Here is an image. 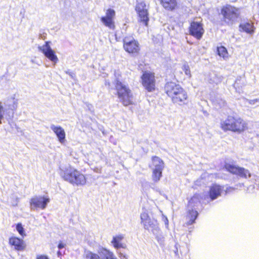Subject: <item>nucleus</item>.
<instances>
[{"label":"nucleus","instance_id":"f257e3e1","mask_svg":"<svg viewBox=\"0 0 259 259\" xmlns=\"http://www.w3.org/2000/svg\"><path fill=\"white\" fill-rule=\"evenodd\" d=\"M164 90L174 103L180 105L188 103L187 93L180 84L172 81L167 82L165 85Z\"/></svg>","mask_w":259,"mask_h":259},{"label":"nucleus","instance_id":"f03ea898","mask_svg":"<svg viewBox=\"0 0 259 259\" xmlns=\"http://www.w3.org/2000/svg\"><path fill=\"white\" fill-rule=\"evenodd\" d=\"M60 175L64 180L73 186H82L86 184L84 175L73 167L69 166L65 170L60 169Z\"/></svg>","mask_w":259,"mask_h":259},{"label":"nucleus","instance_id":"7ed1b4c3","mask_svg":"<svg viewBox=\"0 0 259 259\" xmlns=\"http://www.w3.org/2000/svg\"><path fill=\"white\" fill-rule=\"evenodd\" d=\"M221 126L224 131L241 133L247 128V123L240 117L229 115L225 120L221 121Z\"/></svg>","mask_w":259,"mask_h":259},{"label":"nucleus","instance_id":"20e7f679","mask_svg":"<svg viewBox=\"0 0 259 259\" xmlns=\"http://www.w3.org/2000/svg\"><path fill=\"white\" fill-rule=\"evenodd\" d=\"M115 85L118 98L123 105L127 106L132 104V94L128 87L118 79L115 81Z\"/></svg>","mask_w":259,"mask_h":259},{"label":"nucleus","instance_id":"39448f33","mask_svg":"<svg viewBox=\"0 0 259 259\" xmlns=\"http://www.w3.org/2000/svg\"><path fill=\"white\" fill-rule=\"evenodd\" d=\"M223 21L228 25H232L237 21L240 12L238 8L231 5L224 6L221 9Z\"/></svg>","mask_w":259,"mask_h":259},{"label":"nucleus","instance_id":"423d86ee","mask_svg":"<svg viewBox=\"0 0 259 259\" xmlns=\"http://www.w3.org/2000/svg\"><path fill=\"white\" fill-rule=\"evenodd\" d=\"M149 4H147L144 1L137 2L135 10L138 14V20L142 22L145 26L148 25L149 20Z\"/></svg>","mask_w":259,"mask_h":259},{"label":"nucleus","instance_id":"0eeeda50","mask_svg":"<svg viewBox=\"0 0 259 259\" xmlns=\"http://www.w3.org/2000/svg\"><path fill=\"white\" fill-rule=\"evenodd\" d=\"M141 223L145 229L151 231L153 233H157L158 231V223L156 220L151 218L146 212L141 214Z\"/></svg>","mask_w":259,"mask_h":259},{"label":"nucleus","instance_id":"6e6552de","mask_svg":"<svg viewBox=\"0 0 259 259\" xmlns=\"http://www.w3.org/2000/svg\"><path fill=\"white\" fill-rule=\"evenodd\" d=\"M49 202L50 199L48 197L35 196L30 200V208L33 210L44 209Z\"/></svg>","mask_w":259,"mask_h":259},{"label":"nucleus","instance_id":"1a4fd4ad","mask_svg":"<svg viewBox=\"0 0 259 259\" xmlns=\"http://www.w3.org/2000/svg\"><path fill=\"white\" fill-rule=\"evenodd\" d=\"M142 82L145 89L148 92H152L155 90V80L153 73L145 71L141 76Z\"/></svg>","mask_w":259,"mask_h":259},{"label":"nucleus","instance_id":"9d476101","mask_svg":"<svg viewBox=\"0 0 259 259\" xmlns=\"http://www.w3.org/2000/svg\"><path fill=\"white\" fill-rule=\"evenodd\" d=\"M123 48L125 51L133 54H138L140 50L139 42L134 38L128 37L123 39Z\"/></svg>","mask_w":259,"mask_h":259},{"label":"nucleus","instance_id":"9b49d317","mask_svg":"<svg viewBox=\"0 0 259 259\" xmlns=\"http://www.w3.org/2000/svg\"><path fill=\"white\" fill-rule=\"evenodd\" d=\"M50 43V41H46L45 45L38 47V49L47 58L55 64L58 62V58L55 54L54 51L51 48L49 45Z\"/></svg>","mask_w":259,"mask_h":259},{"label":"nucleus","instance_id":"f8f14e48","mask_svg":"<svg viewBox=\"0 0 259 259\" xmlns=\"http://www.w3.org/2000/svg\"><path fill=\"white\" fill-rule=\"evenodd\" d=\"M204 32L202 24L198 22L193 21L189 27V33L197 39H200Z\"/></svg>","mask_w":259,"mask_h":259},{"label":"nucleus","instance_id":"ddd939ff","mask_svg":"<svg viewBox=\"0 0 259 259\" xmlns=\"http://www.w3.org/2000/svg\"><path fill=\"white\" fill-rule=\"evenodd\" d=\"M226 169L231 173L239 176L241 177L247 178L251 177L249 171L243 167L236 166L234 165L230 164H226L225 165Z\"/></svg>","mask_w":259,"mask_h":259},{"label":"nucleus","instance_id":"4468645a","mask_svg":"<svg viewBox=\"0 0 259 259\" xmlns=\"http://www.w3.org/2000/svg\"><path fill=\"white\" fill-rule=\"evenodd\" d=\"M50 128L55 134L59 142L62 144H64L66 141L64 130L61 126H57L53 124L50 125Z\"/></svg>","mask_w":259,"mask_h":259},{"label":"nucleus","instance_id":"2eb2a0df","mask_svg":"<svg viewBox=\"0 0 259 259\" xmlns=\"http://www.w3.org/2000/svg\"><path fill=\"white\" fill-rule=\"evenodd\" d=\"M124 238V235L123 234H119L113 237L111 243L114 247L116 249L120 248H125L126 245L125 243H121V241Z\"/></svg>","mask_w":259,"mask_h":259},{"label":"nucleus","instance_id":"dca6fc26","mask_svg":"<svg viewBox=\"0 0 259 259\" xmlns=\"http://www.w3.org/2000/svg\"><path fill=\"white\" fill-rule=\"evenodd\" d=\"M150 167L152 170L162 171L164 168V163L158 157L154 156L152 157V163Z\"/></svg>","mask_w":259,"mask_h":259},{"label":"nucleus","instance_id":"f3484780","mask_svg":"<svg viewBox=\"0 0 259 259\" xmlns=\"http://www.w3.org/2000/svg\"><path fill=\"white\" fill-rule=\"evenodd\" d=\"M222 191V188L219 185L215 184L211 186L209 189V196L211 200H213L217 198L221 195Z\"/></svg>","mask_w":259,"mask_h":259},{"label":"nucleus","instance_id":"a211bd4d","mask_svg":"<svg viewBox=\"0 0 259 259\" xmlns=\"http://www.w3.org/2000/svg\"><path fill=\"white\" fill-rule=\"evenodd\" d=\"M9 243L11 245L14 246L15 248L18 250H22L24 248L23 241L18 238H10L9 239Z\"/></svg>","mask_w":259,"mask_h":259},{"label":"nucleus","instance_id":"6ab92c4d","mask_svg":"<svg viewBox=\"0 0 259 259\" xmlns=\"http://www.w3.org/2000/svg\"><path fill=\"white\" fill-rule=\"evenodd\" d=\"M163 7L167 10L171 11L175 9L177 5L176 0H159Z\"/></svg>","mask_w":259,"mask_h":259},{"label":"nucleus","instance_id":"aec40b11","mask_svg":"<svg viewBox=\"0 0 259 259\" xmlns=\"http://www.w3.org/2000/svg\"><path fill=\"white\" fill-rule=\"evenodd\" d=\"M98 254L100 259H110L114 255V253L105 248H101L98 250Z\"/></svg>","mask_w":259,"mask_h":259},{"label":"nucleus","instance_id":"412c9836","mask_svg":"<svg viewBox=\"0 0 259 259\" xmlns=\"http://www.w3.org/2000/svg\"><path fill=\"white\" fill-rule=\"evenodd\" d=\"M198 214V212L196 210L189 209V213L186 216V219L188 220L187 223V225H191L193 224L195 220L196 219Z\"/></svg>","mask_w":259,"mask_h":259},{"label":"nucleus","instance_id":"4be33fe9","mask_svg":"<svg viewBox=\"0 0 259 259\" xmlns=\"http://www.w3.org/2000/svg\"><path fill=\"white\" fill-rule=\"evenodd\" d=\"M240 28L242 29L243 31L246 32L247 33H251L253 32V24L250 22H246L242 23L239 26Z\"/></svg>","mask_w":259,"mask_h":259},{"label":"nucleus","instance_id":"5701e85b","mask_svg":"<svg viewBox=\"0 0 259 259\" xmlns=\"http://www.w3.org/2000/svg\"><path fill=\"white\" fill-rule=\"evenodd\" d=\"M101 21L105 26L108 27L110 29H114L115 24L113 19L102 17L101 18Z\"/></svg>","mask_w":259,"mask_h":259},{"label":"nucleus","instance_id":"b1692460","mask_svg":"<svg viewBox=\"0 0 259 259\" xmlns=\"http://www.w3.org/2000/svg\"><path fill=\"white\" fill-rule=\"evenodd\" d=\"M83 257L84 259H100V257L98 254L89 250H85L84 251Z\"/></svg>","mask_w":259,"mask_h":259},{"label":"nucleus","instance_id":"393cba45","mask_svg":"<svg viewBox=\"0 0 259 259\" xmlns=\"http://www.w3.org/2000/svg\"><path fill=\"white\" fill-rule=\"evenodd\" d=\"M162 171L152 170V180L156 183L158 182L162 177Z\"/></svg>","mask_w":259,"mask_h":259},{"label":"nucleus","instance_id":"a878e982","mask_svg":"<svg viewBox=\"0 0 259 259\" xmlns=\"http://www.w3.org/2000/svg\"><path fill=\"white\" fill-rule=\"evenodd\" d=\"M210 82L218 84L221 82L222 77L218 76L215 73H213L210 75Z\"/></svg>","mask_w":259,"mask_h":259},{"label":"nucleus","instance_id":"bb28decb","mask_svg":"<svg viewBox=\"0 0 259 259\" xmlns=\"http://www.w3.org/2000/svg\"><path fill=\"white\" fill-rule=\"evenodd\" d=\"M153 234L155 236L156 239L157 240V241L160 244H163L164 242V237L161 235L160 230L159 228H158V231H157V233H153Z\"/></svg>","mask_w":259,"mask_h":259},{"label":"nucleus","instance_id":"cd10ccee","mask_svg":"<svg viewBox=\"0 0 259 259\" xmlns=\"http://www.w3.org/2000/svg\"><path fill=\"white\" fill-rule=\"evenodd\" d=\"M115 15V11L111 9H109L107 10L106 13V16L103 17H105L109 19H114Z\"/></svg>","mask_w":259,"mask_h":259},{"label":"nucleus","instance_id":"c85d7f7f","mask_svg":"<svg viewBox=\"0 0 259 259\" xmlns=\"http://www.w3.org/2000/svg\"><path fill=\"white\" fill-rule=\"evenodd\" d=\"M218 52L220 56L225 58L227 54V51L224 47H220L218 48Z\"/></svg>","mask_w":259,"mask_h":259},{"label":"nucleus","instance_id":"c756f323","mask_svg":"<svg viewBox=\"0 0 259 259\" xmlns=\"http://www.w3.org/2000/svg\"><path fill=\"white\" fill-rule=\"evenodd\" d=\"M216 107H222L225 105V101L221 99H215L213 101Z\"/></svg>","mask_w":259,"mask_h":259},{"label":"nucleus","instance_id":"7c9ffc66","mask_svg":"<svg viewBox=\"0 0 259 259\" xmlns=\"http://www.w3.org/2000/svg\"><path fill=\"white\" fill-rule=\"evenodd\" d=\"M16 229L19 233L22 236L25 235L24 234V228H23L21 224H18L16 226Z\"/></svg>","mask_w":259,"mask_h":259},{"label":"nucleus","instance_id":"2f4dec72","mask_svg":"<svg viewBox=\"0 0 259 259\" xmlns=\"http://www.w3.org/2000/svg\"><path fill=\"white\" fill-rule=\"evenodd\" d=\"M5 114V109L2 105V102H0V124H2V120L4 118Z\"/></svg>","mask_w":259,"mask_h":259},{"label":"nucleus","instance_id":"473e14b6","mask_svg":"<svg viewBox=\"0 0 259 259\" xmlns=\"http://www.w3.org/2000/svg\"><path fill=\"white\" fill-rule=\"evenodd\" d=\"M184 71L186 75L189 76V77L191 76V71H190L189 66L186 65H184Z\"/></svg>","mask_w":259,"mask_h":259},{"label":"nucleus","instance_id":"72a5a7b5","mask_svg":"<svg viewBox=\"0 0 259 259\" xmlns=\"http://www.w3.org/2000/svg\"><path fill=\"white\" fill-rule=\"evenodd\" d=\"M117 253L118 254V256L120 259H127V256L126 254L122 252L121 251H118Z\"/></svg>","mask_w":259,"mask_h":259},{"label":"nucleus","instance_id":"f704fd0d","mask_svg":"<svg viewBox=\"0 0 259 259\" xmlns=\"http://www.w3.org/2000/svg\"><path fill=\"white\" fill-rule=\"evenodd\" d=\"M247 101L249 103V104L253 105V104H255L256 103L258 102L259 99H253V100H247Z\"/></svg>","mask_w":259,"mask_h":259},{"label":"nucleus","instance_id":"c9c22d12","mask_svg":"<svg viewBox=\"0 0 259 259\" xmlns=\"http://www.w3.org/2000/svg\"><path fill=\"white\" fill-rule=\"evenodd\" d=\"M66 246V244L65 243H63L62 241H60L58 247L59 249H62L64 248Z\"/></svg>","mask_w":259,"mask_h":259},{"label":"nucleus","instance_id":"e433bc0d","mask_svg":"<svg viewBox=\"0 0 259 259\" xmlns=\"http://www.w3.org/2000/svg\"><path fill=\"white\" fill-rule=\"evenodd\" d=\"M240 79H237L235 81L234 84V87L237 89V88H239V82H240Z\"/></svg>","mask_w":259,"mask_h":259},{"label":"nucleus","instance_id":"4c0bfd02","mask_svg":"<svg viewBox=\"0 0 259 259\" xmlns=\"http://www.w3.org/2000/svg\"><path fill=\"white\" fill-rule=\"evenodd\" d=\"M36 259H49L48 256L45 255H37Z\"/></svg>","mask_w":259,"mask_h":259},{"label":"nucleus","instance_id":"58836bf2","mask_svg":"<svg viewBox=\"0 0 259 259\" xmlns=\"http://www.w3.org/2000/svg\"><path fill=\"white\" fill-rule=\"evenodd\" d=\"M65 72L66 74H68L71 78H74L75 74L73 73L70 72L69 70H67L65 71Z\"/></svg>","mask_w":259,"mask_h":259},{"label":"nucleus","instance_id":"ea45409f","mask_svg":"<svg viewBox=\"0 0 259 259\" xmlns=\"http://www.w3.org/2000/svg\"><path fill=\"white\" fill-rule=\"evenodd\" d=\"M195 199V197H193L191 198V199L189 202V206H191L192 204V203L194 201V200Z\"/></svg>","mask_w":259,"mask_h":259},{"label":"nucleus","instance_id":"a19ab883","mask_svg":"<svg viewBox=\"0 0 259 259\" xmlns=\"http://www.w3.org/2000/svg\"><path fill=\"white\" fill-rule=\"evenodd\" d=\"M105 85L110 86V81L109 80H105Z\"/></svg>","mask_w":259,"mask_h":259},{"label":"nucleus","instance_id":"79ce46f5","mask_svg":"<svg viewBox=\"0 0 259 259\" xmlns=\"http://www.w3.org/2000/svg\"><path fill=\"white\" fill-rule=\"evenodd\" d=\"M164 222H165V225H166V226H167V225H168V220H167V218H165V221H164Z\"/></svg>","mask_w":259,"mask_h":259},{"label":"nucleus","instance_id":"37998d69","mask_svg":"<svg viewBox=\"0 0 259 259\" xmlns=\"http://www.w3.org/2000/svg\"><path fill=\"white\" fill-rule=\"evenodd\" d=\"M110 259H117V257L115 256V255H113Z\"/></svg>","mask_w":259,"mask_h":259},{"label":"nucleus","instance_id":"c03bdc74","mask_svg":"<svg viewBox=\"0 0 259 259\" xmlns=\"http://www.w3.org/2000/svg\"><path fill=\"white\" fill-rule=\"evenodd\" d=\"M57 254H58V256H59L61 255V252H60V251H58Z\"/></svg>","mask_w":259,"mask_h":259}]
</instances>
